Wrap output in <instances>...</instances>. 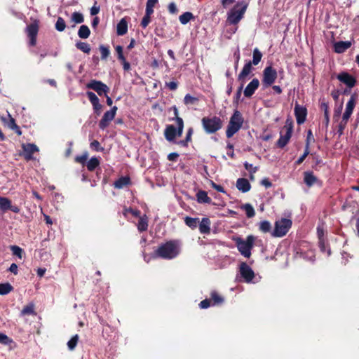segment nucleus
Listing matches in <instances>:
<instances>
[{
    "label": "nucleus",
    "mask_w": 359,
    "mask_h": 359,
    "mask_svg": "<svg viewBox=\"0 0 359 359\" xmlns=\"http://www.w3.org/2000/svg\"><path fill=\"white\" fill-rule=\"evenodd\" d=\"M90 34V30L87 25H81L78 31V36L83 39H86L89 37Z\"/></svg>",
    "instance_id": "nucleus-27"
},
{
    "label": "nucleus",
    "mask_w": 359,
    "mask_h": 359,
    "mask_svg": "<svg viewBox=\"0 0 359 359\" xmlns=\"http://www.w3.org/2000/svg\"><path fill=\"white\" fill-rule=\"evenodd\" d=\"M244 167L247 170H248L250 172L251 178H252V175L257 171V168L253 167L252 164L248 163V162H245L244 163Z\"/></svg>",
    "instance_id": "nucleus-55"
},
{
    "label": "nucleus",
    "mask_w": 359,
    "mask_h": 359,
    "mask_svg": "<svg viewBox=\"0 0 359 359\" xmlns=\"http://www.w3.org/2000/svg\"><path fill=\"white\" fill-rule=\"evenodd\" d=\"M199 102L198 97H194L190 94H187L184 98V103L187 106H194L197 105Z\"/></svg>",
    "instance_id": "nucleus-26"
},
{
    "label": "nucleus",
    "mask_w": 359,
    "mask_h": 359,
    "mask_svg": "<svg viewBox=\"0 0 359 359\" xmlns=\"http://www.w3.org/2000/svg\"><path fill=\"white\" fill-rule=\"evenodd\" d=\"M292 135L289 133H286L283 135V132L280 131V138L276 142V146L278 148L283 149L284 148L289 142L291 139Z\"/></svg>",
    "instance_id": "nucleus-21"
},
{
    "label": "nucleus",
    "mask_w": 359,
    "mask_h": 359,
    "mask_svg": "<svg viewBox=\"0 0 359 359\" xmlns=\"http://www.w3.org/2000/svg\"><path fill=\"white\" fill-rule=\"evenodd\" d=\"M11 250L13 252V254L19 258H22V250L20 247L17 245H12L11 246Z\"/></svg>",
    "instance_id": "nucleus-53"
},
{
    "label": "nucleus",
    "mask_w": 359,
    "mask_h": 359,
    "mask_svg": "<svg viewBox=\"0 0 359 359\" xmlns=\"http://www.w3.org/2000/svg\"><path fill=\"white\" fill-rule=\"evenodd\" d=\"M193 131L194 130H193L192 128H190L188 130L185 140L183 141L181 140V145L187 146L188 142L191 141V136L193 134Z\"/></svg>",
    "instance_id": "nucleus-51"
},
{
    "label": "nucleus",
    "mask_w": 359,
    "mask_h": 359,
    "mask_svg": "<svg viewBox=\"0 0 359 359\" xmlns=\"http://www.w3.org/2000/svg\"><path fill=\"white\" fill-rule=\"evenodd\" d=\"M30 314L36 315L34 311V304L33 303H29V304L26 305L21 311V315L22 316Z\"/></svg>",
    "instance_id": "nucleus-31"
},
{
    "label": "nucleus",
    "mask_w": 359,
    "mask_h": 359,
    "mask_svg": "<svg viewBox=\"0 0 359 359\" xmlns=\"http://www.w3.org/2000/svg\"><path fill=\"white\" fill-rule=\"evenodd\" d=\"M352 43L351 41H337L334 44V50L337 53H343L347 49H348L351 46Z\"/></svg>",
    "instance_id": "nucleus-17"
},
{
    "label": "nucleus",
    "mask_w": 359,
    "mask_h": 359,
    "mask_svg": "<svg viewBox=\"0 0 359 359\" xmlns=\"http://www.w3.org/2000/svg\"><path fill=\"white\" fill-rule=\"evenodd\" d=\"M261 184L264 186L266 189L272 187V183L268 178L262 180Z\"/></svg>",
    "instance_id": "nucleus-64"
},
{
    "label": "nucleus",
    "mask_w": 359,
    "mask_h": 359,
    "mask_svg": "<svg viewBox=\"0 0 359 359\" xmlns=\"http://www.w3.org/2000/svg\"><path fill=\"white\" fill-rule=\"evenodd\" d=\"M116 53L118 54V60L122 61V60H124L126 59L125 57L123 56V48H122V46H117L116 47Z\"/></svg>",
    "instance_id": "nucleus-60"
},
{
    "label": "nucleus",
    "mask_w": 359,
    "mask_h": 359,
    "mask_svg": "<svg viewBox=\"0 0 359 359\" xmlns=\"http://www.w3.org/2000/svg\"><path fill=\"white\" fill-rule=\"evenodd\" d=\"M337 79L344 83L348 88H352L356 84V79L346 72H342L337 76Z\"/></svg>",
    "instance_id": "nucleus-11"
},
{
    "label": "nucleus",
    "mask_w": 359,
    "mask_h": 359,
    "mask_svg": "<svg viewBox=\"0 0 359 359\" xmlns=\"http://www.w3.org/2000/svg\"><path fill=\"white\" fill-rule=\"evenodd\" d=\"M211 222L209 218L203 217L198 224L200 233L202 234H209L210 233Z\"/></svg>",
    "instance_id": "nucleus-16"
},
{
    "label": "nucleus",
    "mask_w": 359,
    "mask_h": 359,
    "mask_svg": "<svg viewBox=\"0 0 359 359\" xmlns=\"http://www.w3.org/2000/svg\"><path fill=\"white\" fill-rule=\"evenodd\" d=\"M201 124L207 134H214L222 128V121L217 116L203 117L201 119Z\"/></svg>",
    "instance_id": "nucleus-4"
},
{
    "label": "nucleus",
    "mask_w": 359,
    "mask_h": 359,
    "mask_svg": "<svg viewBox=\"0 0 359 359\" xmlns=\"http://www.w3.org/2000/svg\"><path fill=\"white\" fill-rule=\"evenodd\" d=\"M252 70V64L251 61H248L246 62L238 76V80L243 82L245 79L251 73Z\"/></svg>",
    "instance_id": "nucleus-19"
},
{
    "label": "nucleus",
    "mask_w": 359,
    "mask_h": 359,
    "mask_svg": "<svg viewBox=\"0 0 359 359\" xmlns=\"http://www.w3.org/2000/svg\"><path fill=\"white\" fill-rule=\"evenodd\" d=\"M195 17L194 16L193 13L191 12H185L183 14L181 15V24H187L191 20H194Z\"/></svg>",
    "instance_id": "nucleus-39"
},
{
    "label": "nucleus",
    "mask_w": 359,
    "mask_h": 359,
    "mask_svg": "<svg viewBox=\"0 0 359 359\" xmlns=\"http://www.w3.org/2000/svg\"><path fill=\"white\" fill-rule=\"evenodd\" d=\"M184 222L186 225H187L191 229H194L198 226V224H199V219L187 216L184 218Z\"/></svg>",
    "instance_id": "nucleus-28"
},
{
    "label": "nucleus",
    "mask_w": 359,
    "mask_h": 359,
    "mask_svg": "<svg viewBox=\"0 0 359 359\" xmlns=\"http://www.w3.org/2000/svg\"><path fill=\"white\" fill-rule=\"evenodd\" d=\"M100 50L101 53V58L102 60H106L109 57L110 53L109 48L102 45L100 46Z\"/></svg>",
    "instance_id": "nucleus-47"
},
{
    "label": "nucleus",
    "mask_w": 359,
    "mask_h": 359,
    "mask_svg": "<svg viewBox=\"0 0 359 359\" xmlns=\"http://www.w3.org/2000/svg\"><path fill=\"white\" fill-rule=\"evenodd\" d=\"M292 224L290 219L282 218L275 222V226L271 234L273 237H283L287 234Z\"/></svg>",
    "instance_id": "nucleus-6"
},
{
    "label": "nucleus",
    "mask_w": 359,
    "mask_h": 359,
    "mask_svg": "<svg viewBox=\"0 0 359 359\" xmlns=\"http://www.w3.org/2000/svg\"><path fill=\"white\" fill-rule=\"evenodd\" d=\"M262 57V53L257 48H255L253 50L252 61H251V63L254 65H257L260 62Z\"/></svg>",
    "instance_id": "nucleus-30"
},
{
    "label": "nucleus",
    "mask_w": 359,
    "mask_h": 359,
    "mask_svg": "<svg viewBox=\"0 0 359 359\" xmlns=\"http://www.w3.org/2000/svg\"><path fill=\"white\" fill-rule=\"evenodd\" d=\"M196 198L199 203L210 204L212 203V199L208 196V193L205 191H198L196 194Z\"/></svg>",
    "instance_id": "nucleus-22"
},
{
    "label": "nucleus",
    "mask_w": 359,
    "mask_h": 359,
    "mask_svg": "<svg viewBox=\"0 0 359 359\" xmlns=\"http://www.w3.org/2000/svg\"><path fill=\"white\" fill-rule=\"evenodd\" d=\"M128 31V24L126 20L123 18L117 25V34L119 36L124 35Z\"/></svg>",
    "instance_id": "nucleus-25"
},
{
    "label": "nucleus",
    "mask_w": 359,
    "mask_h": 359,
    "mask_svg": "<svg viewBox=\"0 0 359 359\" xmlns=\"http://www.w3.org/2000/svg\"><path fill=\"white\" fill-rule=\"evenodd\" d=\"M76 47L85 53H89L91 48L88 43L79 41L76 43Z\"/></svg>",
    "instance_id": "nucleus-38"
},
{
    "label": "nucleus",
    "mask_w": 359,
    "mask_h": 359,
    "mask_svg": "<svg viewBox=\"0 0 359 359\" xmlns=\"http://www.w3.org/2000/svg\"><path fill=\"white\" fill-rule=\"evenodd\" d=\"M243 121L241 113L238 110H235L230 118L226 130V135L228 138L233 137L241 128Z\"/></svg>",
    "instance_id": "nucleus-5"
},
{
    "label": "nucleus",
    "mask_w": 359,
    "mask_h": 359,
    "mask_svg": "<svg viewBox=\"0 0 359 359\" xmlns=\"http://www.w3.org/2000/svg\"><path fill=\"white\" fill-rule=\"evenodd\" d=\"M148 227V222L146 217H140L138 224L137 229L140 231H144L147 229Z\"/></svg>",
    "instance_id": "nucleus-41"
},
{
    "label": "nucleus",
    "mask_w": 359,
    "mask_h": 359,
    "mask_svg": "<svg viewBox=\"0 0 359 359\" xmlns=\"http://www.w3.org/2000/svg\"><path fill=\"white\" fill-rule=\"evenodd\" d=\"M23 156L27 161L32 158V154L38 151V147L34 144H23Z\"/></svg>",
    "instance_id": "nucleus-15"
},
{
    "label": "nucleus",
    "mask_w": 359,
    "mask_h": 359,
    "mask_svg": "<svg viewBox=\"0 0 359 359\" xmlns=\"http://www.w3.org/2000/svg\"><path fill=\"white\" fill-rule=\"evenodd\" d=\"M320 109L323 111L324 116H327L330 114L329 112V105L328 102H325V100H323L320 104Z\"/></svg>",
    "instance_id": "nucleus-46"
},
{
    "label": "nucleus",
    "mask_w": 359,
    "mask_h": 359,
    "mask_svg": "<svg viewBox=\"0 0 359 359\" xmlns=\"http://www.w3.org/2000/svg\"><path fill=\"white\" fill-rule=\"evenodd\" d=\"M79 341V335L75 334L71 339L67 342V346L69 350L72 351L75 348Z\"/></svg>",
    "instance_id": "nucleus-44"
},
{
    "label": "nucleus",
    "mask_w": 359,
    "mask_h": 359,
    "mask_svg": "<svg viewBox=\"0 0 359 359\" xmlns=\"http://www.w3.org/2000/svg\"><path fill=\"white\" fill-rule=\"evenodd\" d=\"M71 20L75 24H81L84 21V18L82 13L74 12L72 15Z\"/></svg>",
    "instance_id": "nucleus-37"
},
{
    "label": "nucleus",
    "mask_w": 359,
    "mask_h": 359,
    "mask_svg": "<svg viewBox=\"0 0 359 359\" xmlns=\"http://www.w3.org/2000/svg\"><path fill=\"white\" fill-rule=\"evenodd\" d=\"M151 20V15H148L145 13V15L142 18V20L141 22V25L142 27L145 28L150 22Z\"/></svg>",
    "instance_id": "nucleus-58"
},
{
    "label": "nucleus",
    "mask_w": 359,
    "mask_h": 359,
    "mask_svg": "<svg viewBox=\"0 0 359 359\" xmlns=\"http://www.w3.org/2000/svg\"><path fill=\"white\" fill-rule=\"evenodd\" d=\"M158 0H148L146 6V13L151 15L154 13L153 8L157 4Z\"/></svg>",
    "instance_id": "nucleus-42"
},
{
    "label": "nucleus",
    "mask_w": 359,
    "mask_h": 359,
    "mask_svg": "<svg viewBox=\"0 0 359 359\" xmlns=\"http://www.w3.org/2000/svg\"><path fill=\"white\" fill-rule=\"evenodd\" d=\"M211 187L215 189L216 191H217L218 192H220V193H224L225 191H224V189L222 186L221 185H219V184H217L216 183H215L213 181H211Z\"/></svg>",
    "instance_id": "nucleus-61"
},
{
    "label": "nucleus",
    "mask_w": 359,
    "mask_h": 359,
    "mask_svg": "<svg viewBox=\"0 0 359 359\" xmlns=\"http://www.w3.org/2000/svg\"><path fill=\"white\" fill-rule=\"evenodd\" d=\"M255 239L256 238L253 235H249L247 236L246 240L237 237L233 241L240 253L245 257L249 258L251 256V250L254 247Z\"/></svg>",
    "instance_id": "nucleus-3"
},
{
    "label": "nucleus",
    "mask_w": 359,
    "mask_h": 359,
    "mask_svg": "<svg viewBox=\"0 0 359 359\" xmlns=\"http://www.w3.org/2000/svg\"><path fill=\"white\" fill-rule=\"evenodd\" d=\"M176 134H177V131H176V128H175V126L170 125L166 127V128L165 130L164 135H165V139L168 141H169V142L172 141L175 139Z\"/></svg>",
    "instance_id": "nucleus-24"
},
{
    "label": "nucleus",
    "mask_w": 359,
    "mask_h": 359,
    "mask_svg": "<svg viewBox=\"0 0 359 359\" xmlns=\"http://www.w3.org/2000/svg\"><path fill=\"white\" fill-rule=\"evenodd\" d=\"M236 187L239 191L246 193L250 190L251 185L246 178H238L236 181Z\"/></svg>",
    "instance_id": "nucleus-18"
},
{
    "label": "nucleus",
    "mask_w": 359,
    "mask_h": 359,
    "mask_svg": "<svg viewBox=\"0 0 359 359\" xmlns=\"http://www.w3.org/2000/svg\"><path fill=\"white\" fill-rule=\"evenodd\" d=\"M87 96L92 104H97V102H99V99L94 93L88 91L87 92Z\"/></svg>",
    "instance_id": "nucleus-50"
},
{
    "label": "nucleus",
    "mask_w": 359,
    "mask_h": 359,
    "mask_svg": "<svg viewBox=\"0 0 359 359\" xmlns=\"http://www.w3.org/2000/svg\"><path fill=\"white\" fill-rule=\"evenodd\" d=\"M212 306H219L224 303V299L221 295L219 294V293L213 290L210 293V298Z\"/></svg>",
    "instance_id": "nucleus-23"
},
{
    "label": "nucleus",
    "mask_w": 359,
    "mask_h": 359,
    "mask_svg": "<svg viewBox=\"0 0 359 359\" xmlns=\"http://www.w3.org/2000/svg\"><path fill=\"white\" fill-rule=\"evenodd\" d=\"M343 109V102H341L338 107H336L334 109L333 119L337 121L339 118L341 111Z\"/></svg>",
    "instance_id": "nucleus-48"
},
{
    "label": "nucleus",
    "mask_w": 359,
    "mask_h": 359,
    "mask_svg": "<svg viewBox=\"0 0 359 359\" xmlns=\"http://www.w3.org/2000/svg\"><path fill=\"white\" fill-rule=\"evenodd\" d=\"M90 147L95 149L96 151H100L102 148L100 147V144L97 140H94L90 143Z\"/></svg>",
    "instance_id": "nucleus-62"
},
{
    "label": "nucleus",
    "mask_w": 359,
    "mask_h": 359,
    "mask_svg": "<svg viewBox=\"0 0 359 359\" xmlns=\"http://www.w3.org/2000/svg\"><path fill=\"white\" fill-rule=\"evenodd\" d=\"M239 271L241 276L247 283L251 282L255 277V273L253 270L245 262H242L241 264Z\"/></svg>",
    "instance_id": "nucleus-12"
},
{
    "label": "nucleus",
    "mask_w": 359,
    "mask_h": 359,
    "mask_svg": "<svg viewBox=\"0 0 359 359\" xmlns=\"http://www.w3.org/2000/svg\"><path fill=\"white\" fill-rule=\"evenodd\" d=\"M259 86V81L258 79H253L246 86L245 88L243 93L244 96L246 97H251L255 91L258 89Z\"/></svg>",
    "instance_id": "nucleus-14"
},
{
    "label": "nucleus",
    "mask_w": 359,
    "mask_h": 359,
    "mask_svg": "<svg viewBox=\"0 0 359 359\" xmlns=\"http://www.w3.org/2000/svg\"><path fill=\"white\" fill-rule=\"evenodd\" d=\"M39 30L38 25L34 22L27 26V32L28 36H36Z\"/></svg>",
    "instance_id": "nucleus-29"
},
{
    "label": "nucleus",
    "mask_w": 359,
    "mask_h": 359,
    "mask_svg": "<svg viewBox=\"0 0 359 359\" xmlns=\"http://www.w3.org/2000/svg\"><path fill=\"white\" fill-rule=\"evenodd\" d=\"M317 234H318V240L325 239V238H324L325 233H324V230L322 227H320V226L317 227Z\"/></svg>",
    "instance_id": "nucleus-63"
},
{
    "label": "nucleus",
    "mask_w": 359,
    "mask_h": 359,
    "mask_svg": "<svg viewBox=\"0 0 359 359\" xmlns=\"http://www.w3.org/2000/svg\"><path fill=\"white\" fill-rule=\"evenodd\" d=\"M130 179L128 177H121L114 182V185L116 189H122L125 186L128 185Z\"/></svg>",
    "instance_id": "nucleus-33"
},
{
    "label": "nucleus",
    "mask_w": 359,
    "mask_h": 359,
    "mask_svg": "<svg viewBox=\"0 0 359 359\" xmlns=\"http://www.w3.org/2000/svg\"><path fill=\"white\" fill-rule=\"evenodd\" d=\"M294 115L297 124L301 125L306 121L307 109L305 107L300 106L298 103H296L294 106Z\"/></svg>",
    "instance_id": "nucleus-13"
},
{
    "label": "nucleus",
    "mask_w": 359,
    "mask_h": 359,
    "mask_svg": "<svg viewBox=\"0 0 359 359\" xmlns=\"http://www.w3.org/2000/svg\"><path fill=\"white\" fill-rule=\"evenodd\" d=\"M178 242L177 241H170L160 245L155 250L156 257L171 259L178 255Z\"/></svg>",
    "instance_id": "nucleus-1"
},
{
    "label": "nucleus",
    "mask_w": 359,
    "mask_h": 359,
    "mask_svg": "<svg viewBox=\"0 0 359 359\" xmlns=\"http://www.w3.org/2000/svg\"><path fill=\"white\" fill-rule=\"evenodd\" d=\"M88 154L87 152H86V153H84L83 154H82L81 156H77L75 158V161L79 163H81V164L83 165L86 162V160L88 159Z\"/></svg>",
    "instance_id": "nucleus-54"
},
{
    "label": "nucleus",
    "mask_w": 359,
    "mask_h": 359,
    "mask_svg": "<svg viewBox=\"0 0 359 359\" xmlns=\"http://www.w3.org/2000/svg\"><path fill=\"white\" fill-rule=\"evenodd\" d=\"M13 342V340L9 338L6 334L0 332V344L8 345Z\"/></svg>",
    "instance_id": "nucleus-49"
},
{
    "label": "nucleus",
    "mask_w": 359,
    "mask_h": 359,
    "mask_svg": "<svg viewBox=\"0 0 359 359\" xmlns=\"http://www.w3.org/2000/svg\"><path fill=\"white\" fill-rule=\"evenodd\" d=\"M11 208V201L5 197H0V209L6 211Z\"/></svg>",
    "instance_id": "nucleus-32"
},
{
    "label": "nucleus",
    "mask_w": 359,
    "mask_h": 359,
    "mask_svg": "<svg viewBox=\"0 0 359 359\" xmlns=\"http://www.w3.org/2000/svg\"><path fill=\"white\" fill-rule=\"evenodd\" d=\"M100 164L98 158L96 157L91 158L87 163V168L89 171L94 170Z\"/></svg>",
    "instance_id": "nucleus-36"
},
{
    "label": "nucleus",
    "mask_w": 359,
    "mask_h": 359,
    "mask_svg": "<svg viewBox=\"0 0 359 359\" xmlns=\"http://www.w3.org/2000/svg\"><path fill=\"white\" fill-rule=\"evenodd\" d=\"M66 28V23L65 20L61 18L58 17L55 23V29L58 32H63Z\"/></svg>",
    "instance_id": "nucleus-40"
},
{
    "label": "nucleus",
    "mask_w": 359,
    "mask_h": 359,
    "mask_svg": "<svg viewBox=\"0 0 359 359\" xmlns=\"http://www.w3.org/2000/svg\"><path fill=\"white\" fill-rule=\"evenodd\" d=\"M210 306H212V302L210 299H205L202 300L199 306L201 309H205L209 308Z\"/></svg>",
    "instance_id": "nucleus-57"
},
{
    "label": "nucleus",
    "mask_w": 359,
    "mask_h": 359,
    "mask_svg": "<svg viewBox=\"0 0 359 359\" xmlns=\"http://www.w3.org/2000/svg\"><path fill=\"white\" fill-rule=\"evenodd\" d=\"M243 209L245 211L247 217L251 218L255 216V210L250 204L247 203V204L244 205Z\"/></svg>",
    "instance_id": "nucleus-43"
},
{
    "label": "nucleus",
    "mask_w": 359,
    "mask_h": 359,
    "mask_svg": "<svg viewBox=\"0 0 359 359\" xmlns=\"http://www.w3.org/2000/svg\"><path fill=\"white\" fill-rule=\"evenodd\" d=\"M243 83H242L241 85V86L238 88V90L236 91V93L234 95L233 102L237 104L239 102V100H240V98H241V93H242V90H243Z\"/></svg>",
    "instance_id": "nucleus-56"
},
{
    "label": "nucleus",
    "mask_w": 359,
    "mask_h": 359,
    "mask_svg": "<svg viewBox=\"0 0 359 359\" xmlns=\"http://www.w3.org/2000/svg\"><path fill=\"white\" fill-rule=\"evenodd\" d=\"M86 87L97 93L99 95L107 93L109 91V88L102 82L96 80H92L87 83Z\"/></svg>",
    "instance_id": "nucleus-9"
},
{
    "label": "nucleus",
    "mask_w": 359,
    "mask_h": 359,
    "mask_svg": "<svg viewBox=\"0 0 359 359\" xmlns=\"http://www.w3.org/2000/svg\"><path fill=\"white\" fill-rule=\"evenodd\" d=\"M317 181L318 178L313 172L306 171L304 172V182L309 187H312Z\"/></svg>",
    "instance_id": "nucleus-20"
},
{
    "label": "nucleus",
    "mask_w": 359,
    "mask_h": 359,
    "mask_svg": "<svg viewBox=\"0 0 359 359\" xmlns=\"http://www.w3.org/2000/svg\"><path fill=\"white\" fill-rule=\"evenodd\" d=\"M168 9L169 13L171 14H176L177 12V5L174 2L169 4V5L168 6Z\"/></svg>",
    "instance_id": "nucleus-59"
},
{
    "label": "nucleus",
    "mask_w": 359,
    "mask_h": 359,
    "mask_svg": "<svg viewBox=\"0 0 359 359\" xmlns=\"http://www.w3.org/2000/svg\"><path fill=\"white\" fill-rule=\"evenodd\" d=\"M259 229L263 233L270 232L271 229V223L267 220L261 222L259 225Z\"/></svg>",
    "instance_id": "nucleus-35"
},
{
    "label": "nucleus",
    "mask_w": 359,
    "mask_h": 359,
    "mask_svg": "<svg viewBox=\"0 0 359 359\" xmlns=\"http://www.w3.org/2000/svg\"><path fill=\"white\" fill-rule=\"evenodd\" d=\"M283 129L285 130L286 133H289L290 134H292L293 130V122L292 120L287 119L285 121V124L283 127Z\"/></svg>",
    "instance_id": "nucleus-52"
},
{
    "label": "nucleus",
    "mask_w": 359,
    "mask_h": 359,
    "mask_svg": "<svg viewBox=\"0 0 359 359\" xmlns=\"http://www.w3.org/2000/svg\"><path fill=\"white\" fill-rule=\"evenodd\" d=\"M355 105L354 97L352 96L346 104V110L342 116V119L339 123L337 133L339 136L343 135L344 130L346 127L348 121L351 117Z\"/></svg>",
    "instance_id": "nucleus-7"
},
{
    "label": "nucleus",
    "mask_w": 359,
    "mask_h": 359,
    "mask_svg": "<svg viewBox=\"0 0 359 359\" xmlns=\"http://www.w3.org/2000/svg\"><path fill=\"white\" fill-rule=\"evenodd\" d=\"M248 4L245 0L238 1L228 13L227 21L231 25L238 24L243 18Z\"/></svg>",
    "instance_id": "nucleus-2"
},
{
    "label": "nucleus",
    "mask_w": 359,
    "mask_h": 359,
    "mask_svg": "<svg viewBox=\"0 0 359 359\" xmlns=\"http://www.w3.org/2000/svg\"><path fill=\"white\" fill-rule=\"evenodd\" d=\"M309 154L310 151L309 149V146L307 144L306 145H305L304 154L296 161L295 164L300 165L301 163H302Z\"/></svg>",
    "instance_id": "nucleus-45"
},
{
    "label": "nucleus",
    "mask_w": 359,
    "mask_h": 359,
    "mask_svg": "<svg viewBox=\"0 0 359 359\" xmlns=\"http://www.w3.org/2000/svg\"><path fill=\"white\" fill-rule=\"evenodd\" d=\"M13 286L8 283H1L0 284V294L1 295H5L8 294L13 290Z\"/></svg>",
    "instance_id": "nucleus-34"
},
{
    "label": "nucleus",
    "mask_w": 359,
    "mask_h": 359,
    "mask_svg": "<svg viewBox=\"0 0 359 359\" xmlns=\"http://www.w3.org/2000/svg\"><path fill=\"white\" fill-rule=\"evenodd\" d=\"M116 111L117 107L114 106L109 111L104 114L103 117L99 123V126L101 129L104 130L109 126V122L114 118Z\"/></svg>",
    "instance_id": "nucleus-10"
},
{
    "label": "nucleus",
    "mask_w": 359,
    "mask_h": 359,
    "mask_svg": "<svg viewBox=\"0 0 359 359\" xmlns=\"http://www.w3.org/2000/svg\"><path fill=\"white\" fill-rule=\"evenodd\" d=\"M278 77L276 69L272 66H267L263 70L262 83L264 88L271 86Z\"/></svg>",
    "instance_id": "nucleus-8"
}]
</instances>
